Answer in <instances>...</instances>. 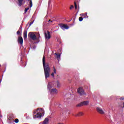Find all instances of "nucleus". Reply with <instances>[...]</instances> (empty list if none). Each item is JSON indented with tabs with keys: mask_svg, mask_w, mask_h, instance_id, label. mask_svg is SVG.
I'll use <instances>...</instances> for the list:
<instances>
[{
	"mask_svg": "<svg viewBox=\"0 0 124 124\" xmlns=\"http://www.w3.org/2000/svg\"><path fill=\"white\" fill-rule=\"evenodd\" d=\"M33 24V21H31L29 24L30 27H31V25H32Z\"/></svg>",
	"mask_w": 124,
	"mask_h": 124,
	"instance_id": "nucleus-27",
	"label": "nucleus"
},
{
	"mask_svg": "<svg viewBox=\"0 0 124 124\" xmlns=\"http://www.w3.org/2000/svg\"><path fill=\"white\" fill-rule=\"evenodd\" d=\"M74 4L75 9H77V4H76V2H74Z\"/></svg>",
	"mask_w": 124,
	"mask_h": 124,
	"instance_id": "nucleus-25",
	"label": "nucleus"
},
{
	"mask_svg": "<svg viewBox=\"0 0 124 124\" xmlns=\"http://www.w3.org/2000/svg\"><path fill=\"white\" fill-rule=\"evenodd\" d=\"M52 22H53V21L51 20L50 19L48 20V23H52Z\"/></svg>",
	"mask_w": 124,
	"mask_h": 124,
	"instance_id": "nucleus-31",
	"label": "nucleus"
},
{
	"mask_svg": "<svg viewBox=\"0 0 124 124\" xmlns=\"http://www.w3.org/2000/svg\"><path fill=\"white\" fill-rule=\"evenodd\" d=\"M29 9L30 7L25 8L24 10V13H27V12H28V10H29Z\"/></svg>",
	"mask_w": 124,
	"mask_h": 124,
	"instance_id": "nucleus-21",
	"label": "nucleus"
},
{
	"mask_svg": "<svg viewBox=\"0 0 124 124\" xmlns=\"http://www.w3.org/2000/svg\"><path fill=\"white\" fill-rule=\"evenodd\" d=\"M74 21H75V18H74Z\"/></svg>",
	"mask_w": 124,
	"mask_h": 124,
	"instance_id": "nucleus-34",
	"label": "nucleus"
},
{
	"mask_svg": "<svg viewBox=\"0 0 124 124\" xmlns=\"http://www.w3.org/2000/svg\"><path fill=\"white\" fill-rule=\"evenodd\" d=\"M23 37L24 39H27V37H28V31H24L23 32Z\"/></svg>",
	"mask_w": 124,
	"mask_h": 124,
	"instance_id": "nucleus-10",
	"label": "nucleus"
},
{
	"mask_svg": "<svg viewBox=\"0 0 124 124\" xmlns=\"http://www.w3.org/2000/svg\"><path fill=\"white\" fill-rule=\"evenodd\" d=\"M55 55L57 56L56 59H57L58 60H60V59L61 58V54L60 53L58 54L56 53H55Z\"/></svg>",
	"mask_w": 124,
	"mask_h": 124,
	"instance_id": "nucleus-15",
	"label": "nucleus"
},
{
	"mask_svg": "<svg viewBox=\"0 0 124 124\" xmlns=\"http://www.w3.org/2000/svg\"><path fill=\"white\" fill-rule=\"evenodd\" d=\"M17 41L18 42V43H19V44H20V45H23V38L21 36H19Z\"/></svg>",
	"mask_w": 124,
	"mask_h": 124,
	"instance_id": "nucleus-9",
	"label": "nucleus"
},
{
	"mask_svg": "<svg viewBox=\"0 0 124 124\" xmlns=\"http://www.w3.org/2000/svg\"><path fill=\"white\" fill-rule=\"evenodd\" d=\"M59 26L60 28H61V29L63 31H64V30H68V29H69V26H67V25L65 24H63L62 23H61L59 24Z\"/></svg>",
	"mask_w": 124,
	"mask_h": 124,
	"instance_id": "nucleus-6",
	"label": "nucleus"
},
{
	"mask_svg": "<svg viewBox=\"0 0 124 124\" xmlns=\"http://www.w3.org/2000/svg\"><path fill=\"white\" fill-rule=\"evenodd\" d=\"M45 37L47 40L50 39V38H51V34L50 33V31H47V34L46 32H45Z\"/></svg>",
	"mask_w": 124,
	"mask_h": 124,
	"instance_id": "nucleus-8",
	"label": "nucleus"
},
{
	"mask_svg": "<svg viewBox=\"0 0 124 124\" xmlns=\"http://www.w3.org/2000/svg\"><path fill=\"white\" fill-rule=\"evenodd\" d=\"M15 123H16V124H18V123H19V119H16L15 120Z\"/></svg>",
	"mask_w": 124,
	"mask_h": 124,
	"instance_id": "nucleus-23",
	"label": "nucleus"
},
{
	"mask_svg": "<svg viewBox=\"0 0 124 124\" xmlns=\"http://www.w3.org/2000/svg\"><path fill=\"white\" fill-rule=\"evenodd\" d=\"M53 69L54 73L56 74V73H57V70H56V68L54 67Z\"/></svg>",
	"mask_w": 124,
	"mask_h": 124,
	"instance_id": "nucleus-24",
	"label": "nucleus"
},
{
	"mask_svg": "<svg viewBox=\"0 0 124 124\" xmlns=\"http://www.w3.org/2000/svg\"><path fill=\"white\" fill-rule=\"evenodd\" d=\"M47 89L49 90L50 93L53 94V93H57V89L54 88L52 89H51V85L48 83L47 85Z\"/></svg>",
	"mask_w": 124,
	"mask_h": 124,
	"instance_id": "nucleus-5",
	"label": "nucleus"
},
{
	"mask_svg": "<svg viewBox=\"0 0 124 124\" xmlns=\"http://www.w3.org/2000/svg\"><path fill=\"white\" fill-rule=\"evenodd\" d=\"M24 0H18V4L19 6H22L23 5V1Z\"/></svg>",
	"mask_w": 124,
	"mask_h": 124,
	"instance_id": "nucleus-13",
	"label": "nucleus"
},
{
	"mask_svg": "<svg viewBox=\"0 0 124 124\" xmlns=\"http://www.w3.org/2000/svg\"><path fill=\"white\" fill-rule=\"evenodd\" d=\"M44 114H45L44 109L42 108H38L37 110H34L33 112V119H36V118L40 119L42 117V115L44 116Z\"/></svg>",
	"mask_w": 124,
	"mask_h": 124,
	"instance_id": "nucleus-2",
	"label": "nucleus"
},
{
	"mask_svg": "<svg viewBox=\"0 0 124 124\" xmlns=\"http://www.w3.org/2000/svg\"><path fill=\"white\" fill-rule=\"evenodd\" d=\"M40 38V34H39V33H37L36 35V40H38V39H39Z\"/></svg>",
	"mask_w": 124,
	"mask_h": 124,
	"instance_id": "nucleus-17",
	"label": "nucleus"
},
{
	"mask_svg": "<svg viewBox=\"0 0 124 124\" xmlns=\"http://www.w3.org/2000/svg\"><path fill=\"white\" fill-rule=\"evenodd\" d=\"M120 100H124V97H121L120 98Z\"/></svg>",
	"mask_w": 124,
	"mask_h": 124,
	"instance_id": "nucleus-28",
	"label": "nucleus"
},
{
	"mask_svg": "<svg viewBox=\"0 0 124 124\" xmlns=\"http://www.w3.org/2000/svg\"><path fill=\"white\" fill-rule=\"evenodd\" d=\"M57 88H61V83H60V82L59 81H57Z\"/></svg>",
	"mask_w": 124,
	"mask_h": 124,
	"instance_id": "nucleus-20",
	"label": "nucleus"
},
{
	"mask_svg": "<svg viewBox=\"0 0 124 124\" xmlns=\"http://www.w3.org/2000/svg\"><path fill=\"white\" fill-rule=\"evenodd\" d=\"M42 124H49V118H46L43 122Z\"/></svg>",
	"mask_w": 124,
	"mask_h": 124,
	"instance_id": "nucleus-11",
	"label": "nucleus"
},
{
	"mask_svg": "<svg viewBox=\"0 0 124 124\" xmlns=\"http://www.w3.org/2000/svg\"><path fill=\"white\" fill-rule=\"evenodd\" d=\"M83 115H84V113H83V112H79L76 115V117H80L81 116H83Z\"/></svg>",
	"mask_w": 124,
	"mask_h": 124,
	"instance_id": "nucleus-14",
	"label": "nucleus"
},
{
	"mask_svg": "<svg viewBox=\"0 0 124 124\" xmlns=\"http://www.w3.org/2000/svg\"><path fill=\"white\" fill-rule=\"evenodd\" d=\"M43 65L44 67L45 76L46 79L50 77V72H51V69L50 68V64L46 63L45 62V56L43 57Z\"/></svg>",
	"mask_w": 124,
	"mask_h": 124,
	"instance_id": "nucleus-1",
	"label": "nucleus"
},
{
	"mask_svg": "<svg viewBox=\"0 0 124 124\" xmlns=\"http://www.w3.org/2000/svg\"><path fill=\"white\" fill-rule=\"evenodd\" d=\"M78 20L79 22H82V21H83V17H79Z\"/></svg>",
	"mask_w": 124,
	"mask_h": 124,
	"instance_id": "nucleus-22",
	"label": "nucleus"
},
{
	"mask_svg": "<svg viewBox=\"0 0 124 124\" xmlns=\"http://www.w3.org/2000/svg\"><path fill=\"white\" fill-rule=\"evenodd\" d=\"M80 16H81L82 17H84V18H86V17H87V13L86 14H81Z\"/></svg>",
	"mask_w": 124,
	"mask_h": 124,
	"instance_id": "nucleus-19",
	"label": "nucleus"
},
{
	"mask_svg": "<svg viewBox=\"0 0 124 124\" xmlns=\"http://www.w3.org/2000/svg\"><path fill=\"white\" fill-rule=\"evenodd\" d=\"M83 106V103L81 102L79 103V104H78L76 106L77 107L79 108V107H82Z\"/></svg>",
	"mask_w": 124,
	"mask_h": 124,
	"instance_id": "nucleus-16",
	"label": "nucleus"
},
{
	"mask_svg": "<svg viewBox=\"0 0 124 124\" xmlns=\"http://www.w3.org/2000/svg\"><path fill=\"white\" fill-rule=\"evenodd\" d=\"M78 93L79 95H87V93H85V91L82 87L78 89Z\"/></svg>",
	"mask_w": 124,
	"mask_h": 124,
	"instance_id": "nucleus-3",
	"label": "nucleus"
},
{
	"mask_svg": "<svg viewBox=\"0 0 124 124\" xmlns=\"http://www.w3.org/2000/svg\"><path fill=\"white\" fill-rule=\"evenodd\" d=\"M28 37H30L32 40H36V35L32 32H30L29 33Z\"/></svg>",
	"mask_w": 124,
	"mask_h": 124,
	"instance_id": "nucleus-4",
	"label": "nucleus"
},
{
	"mask_svg": "<svg viewBox=\"0 0 124 124\" xmlns=\"http://www.w3.org/2000/svg\"><path fill=\"white\" fill-rule=\"evenodd\" d=\"M29 1H30V7L31 8V7H32V1L31 0H28Z\"/></svg>",
	"mask_w": 124,
	"mask_h": 124,
	"instance_id": "nucleus-18",
	"label": "nucleus"
},
{
	"mask_svg": "<svg viewBox=\"0 0 124 124\" xmlns=\"http://www.w3.org/2000/svg\"><path fill=\"white\" fill-rule=\"evenodd\" d=\"M20 28H22V26H20Z\"/></svg>",
	"mask_w": 124,
	"mask_h": 124,
	"instance_id": "nucleus-35",
	"label": "nucleus"
},
{
	"mask_svg": "<svg viewBox=\"0 0 124 124\" xmlns=\"http://www.w3.org/2000/svg\"><path fill=\"white\" fill-rule=\"evenodd\" d=\"M1 82V80L0 79V84Z\"/></svg>",
	"mask_w": 124,
	"mask_h": 124,
	"instance_id": "nucleus-33",
	"label": "nucleus"
},
{
	"mask_svg": "<svg viewBox=\"0 0 124 124\" xmlns=\"http://www.w3.org/2000/svg\"><path fill=\"white\" fill-rule=\"evenodd\" d=\"M51 76H53V77H55V75L54 74V73H52L51 74Z\"/></svg>",
	"mask_w": 124,
	"mask_h": 124,
	"instance_id": "nucleus-32",
	"label": "nucleus"
},
{
	"mask_svg": "<svg viewBox=\"0 0 124 124\" xmlns=\"http://www.w3.org/2000/svg\"><path fill=\"white\" fill-rule=\"evenodd\" d=\"M48 5H51V0L48 1Z\"/></svg>",
	"mask_w": 124,
	"mask_h": 124,
	"instance_id": "nucleus-30",
	"label": "nucleus"
},
{
	"mask_svg": "<svg viewBox=\"0 0 124 124\" xmlns=\"http://www.w3.org/2000/svg\"><path fill=\"white\" fill-rule=\"evenodd\" d=\"M82 105H85V106H87V105H89V103H90V102L89 101H84L83 102H82Z\"/></svg>",
	"mask_w": 124,
	"mask_h": 124,
	"instance_id": "nucleus-12",
	"label": "nucleus"
},
{
	"mask_svg": "<svg viewBox=\"0 0 124 124\" xmlns=\"http://www.w3.org/2000/svg\"><path fill=\"white\" fill-rule=\"evenodd\" d=\"M20 31H21V29H19L16 32L17 34H18V35H19V34H20Z\"/></svg>",
	"mask_w": 124,
	"mask_h": 124,
	"instance_id": "nucleus-26",
	"label": "nucleus"
},
{
	"mask_svg": "<svg viewBox=\"0 0 124 124\" xmlns=\"http://www.w3.org/2000/svg\"><path fill=\"white\" fill-rule=\"evenodd\" d=\"M72 8H74V6L73 5H71L70 7V9H72Z\"/></svg>",
	"mask_w": 124,
	"mask_h": 124,
	"instance_id": "nucleus-29",
	"label": "nucleus"
},
{
	"mask_svg": "<svg viewBox=\"0 0 124 124\" xmlns=\"http://www.w3.org/2000/svg\"><path fill=\"white\" fill-rule=\"evenodd\" d=\"M96 110L99 114H101V115H104L105 112L103 110H102V108H96Z\"/></svg>",
	"mask_w": 124,
	"mask_h": 124,
	"instance_id": "nucleus-7",
	"label": "nucleus"
}]
</instances>
